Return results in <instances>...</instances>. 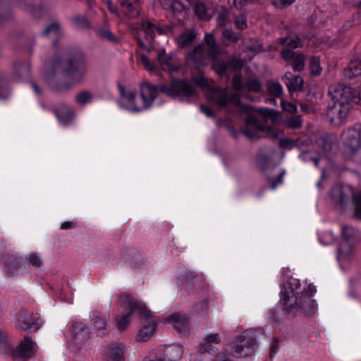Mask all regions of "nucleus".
<instances>
[{
  "label": "nucleus",
  "mask_w": 361,
  "mask_h": 361,
  "mask_svg": "<svg viewBox=\"0 0 361 361\" xmlns=\"http://www.w3.org/2000/svg\"><path fill=\"white\" fill-rule=\"evenodd\" d=\"M206 97L219 108H224L228 103H231L238 107L241 113L245 114V126L242 128L241 132L249 140L259 139L260 133H264L270 139H277L283 134V131L279 128L264 126L254 115L251 114V106L241 104L240 96L237 94H232L228 97L226 89L213 87L207 90Z\"/></svg>",
  "instance_id": "1"
},
{
  "label": "nucleus",
  "mask_w": 361,
  "mask_h": 361,
  "mask_svg": "<svg viewBox=\"0 0 361 361\" xmlns=\"http://www.w3.org/2000/svg\"><path fill=\"white\" fill-rule=\"evenodd\" d=\"M315 293L314 285L304 282L302 288L298 279L290 278L281 288V302L289 313H304L310 316L317 309L315 300L312 298Z\"/></svg>",
  "instance_id": "2"
},
{
  "label": "nucleus",
  "mask_w": 361,
  "mask_h": 361,
  "mask_svg": "<svg viewBox=\"0 0 361 361\" xmlns=\"http://www.w3.org/2000/svg\"><path fill=\"white\" fill-rule=\"evenodd\" d=\"M159 90L167 95L183 100L195 99L197 97V93L192 81L176 80L172 81L170 86L161 85L159 89L149 82H145L140 84V97L142 101V105H140V106L143 108V110L147 109L152 106L158 95Z\"/></svg>",
  "instance_id": "3"
},
{
  "label": "nucleus",
  "mask_w": 361,
  "mask_h": 361,
  "mask_svg": "<svg viewBox=\"0 0 361 361\" xmlns=\"http://www.w3.org/2000/svg\"><path fill=\"white\" fill-rule=\"evenodd\" d=\"M333 104L327 110V116L331 123L341 125L346 118L350 109V102L357 100V91L345 85H331L329 90Z\"/></svg>",
  "instance_id": "4"
},
{
  "label": "nucleus",
  "mask_w": 361,
  "mask_h": 361,
  "mask_svg": "<svg viewBox=\"0 0 361 361\" xmlns=\"http://www.w3.org/2000/svg\"><path fill=\"white\" fill-rule=\"evenodd\" d=\"M332 204L340 210H345L350 202V197L355 207V216L361 219V192L355 195L353 188L348 185H336L329 192Z\"/></svg>",
  "instance_id": "5"
},
{
  "label": "nucleus",
  "mask_w": 361,
  "mask_h": 361,
  "mask_svg": "<svg viewBox=\"0 0 361 361\" xmlns=\"http://www.w3.org/2000/svg\"><path fill=\"white\" fill-rule=\"evenodd\" d=\"M118 301L121 306L127 311L123 315L116 317L117 326L121 330L127 327L133 313L141 314L146 319L150 317L149 310L147 308L145 304L142 301L133 299L126 293H122L119 295Z\"/></svg>",
  "instance_id": "6"
},
{
  "label": "nucleus",
  "mask_w": 361,
  "mask_h": 361,
  "mask_svg": "<svg viewBox=\"0 0 361 361\" xmlns=\"http://www.w3.org/2000/svg\"><path fill=\"white\" fill-rule=\"evenodd\" d=\"M156 61H152L145 54L140 55V62L145 68L149 71H155L159 68L170 73L179 69L180 63L171 54H167L164 49L156 50Z\"/></svg>",
  "instance_id": "7"
},
{
  "label": "nucleus",
  "mask_w": 361,
  "mask_h": 361,
  "mask_svg": "<svg viewBox=\"0 0 361 361\" xmlns=\"http://www.w3.org/2000/svg\"><path fill=\"white\" fill-rule=\"evenodd\" d=\"M87 70V66L85 57L82 53L78 51L67 61L64 72L73 81L79 82L84 78Z\"/></svg>",
  "instance_id": "8"
},
{
  "label": "nucleus",
  "mask_w": 361,
  "mask_h": 361,
  "mask_svg": "<svg viewBox=\"0 0 361 361\" xmlns=\"http://www.w3.org/2000/svg\"><path fill=\"white\" fill-rule=\"evenodd\" d=\"M37 349V345L32 340H23L16 347L5 348V353L18 361H25L32 357Z\"/></svg>",
  "instance_id": "9"
},
{
  "label": "nucleus",
  "mask_w": 361,
  "mask_h": 361,
  "mask_svg": "<svg viewBox=\"0 0 361 361\" xmlns=\"http://www.w3.org/2000/svg\"><path fill=\"white\" fill-rule=\"evenodd\" d=\"M17 325L25 332L32 333L42 326V321L37 314L27 310H21L18 312Z\"/></svg>",
  "instance_id": "10"
},
{
  "label": "nucleus",
  "mask_w": 361,
  "mask_h": 361,
  "mask_svg": "<svg viewBox=\"0 0 361 361\" xmlns=\"http://www.w3.org/2000/svg\"><path fill=\"white\" fill-rule=\"evenodd\" d=\"M120 99L118 102L119 106L123 109L133 113L140 112L143 111L140 105H138L135 101L136 92L131 89H126L121 83L118 84Z\"/></svg>",
  "instance_id": "11"
},
{
  "label": "nucleus",
  "mask_w": 361,
  "mask_h": 361,
  "mask_svg": "<svg viewBox=\"0 0 361 361\" xmlns=\"http://www.w3.org/2000/svg\"><path fill=\"white\" fill-rule=\"evenodd\" d=\"M343 142L346 149L355 154L361 149V126H356L343 133Z\"/></svg>",
  "instance_id": "12"
},
{
  "label": "nucleus",
  "mask_w": 361,
  "mask_h": 361,
  "mask_svg": "<svg viewBox=\"0 0 361 361\" xmlns=\"http://www.w3.org/2000/svg\"><path fill=\"white\" fill-rule=\"evenodd\" d=\"M255 345L250 340H233L226 348V351L234 357H245L250 355Z\"/></svg>",
  "instance_id": "13"
},
{
  "label": "nucleus",
  "mask_w": 361,
  "mask_h": 361,
  "mask_svg": "<svg viewBox=\"0 0 361 361\" xmlns=\"http://www.w3.org/2000/svg\"><path fill=\"white\" fill-rule=\"evenodd\" d=\"M208 53L203 44H198L187 54V61L194 68H200L207 63Z\"/></svg>",
  "instance_id": "14"
},
{
  "label": "nucleus",
  "mask_w": 361,
  "mask_h": 361,
  "mask_svg": "<svg viewBox=\"0 0 361 361\" xmlns=\"http://www.w3.org/2000/svg\"><path fill=\"white\" fill-rule=\"evenodd\" d=\"M356 231L355 228L349 226H343L341 228V235L344 241L338 249V257H343L349 255L353 250V245L350 240L355 237Z\"/></svg>",
  "instance_id": "15"
},
{
  "label": "nucleus",
  "mask_w": 361,
  "mask_h": 361,
  "mask_svg": "<svg viewBox=\"0 0 361 361\" xmlns=\"http://www.w3.org/2000/svg\"><path fill=\"white\" fill-rule=\"evenodd\" d=\"M281 56L286 61H293L292 67L294 71H300L304 68L305 56L303 54H296L293 50L284 49L281 51Z\"/></svg>",
  "instance_id": "16"
},
{
  "label": "nucleus",
  "mask_w": 361,
  "mask_h": 361,
  "mask_svg": "<svg viewBox=\"0 0 361 361\" xmlns=\"http://www.w3.org/2000/svg\"><path fill=\"white\" fill-rule=\"evenodd\" d=\"M93 329L91 332L92 337L109 336L107 329L109 327L107 319L100 313L96 312L94 315Z\"/></svg>",
  "instance_id": "17"
},
{
  "label": "nucleus",
  "mask_w": 361,
  "mask_h": 361,
  "mask_svg": "<svg viewBox=\"0 0 361 361\" xmlns=\"http://www.w3.org/2000/svg\"><path fill=\"white\" fill-rule=\"evenodd\" d=\"M6 271L11 276L18 275L24 267L23 259L13 255H6L4 257Z\"/></svg>",
  "instance_id": "18"
},
{
  "label": "nucleus",
  "mask_w": 361,
  "mask_h": 361,
  "mask_svg": "<svg viewBox=\"0 0 361 361\" xmlns=\"http://www.w3.org/2000/svg\"><path fill=\"white\" fill-rule=\"evenodd\" d=\"M168 322L171 324L173 328L179 333L185 336L189 330L188 319L184 315L178 312L173 313L167 317Z\"/></svg>",
  "instance_id": "19"
},
{
  "label": "nucleus",
  "mask_w": 361,
  "mask_h": 361,
  "mask_svg": "<svg viewBox=\"0 0 361 361\" xmlns=\"http://www.w3.org/2000/svg\"><path fill=\"white\" fill-rule=\"evenodd\" d=\"M106 361H123L124 350L121 343H114L109 345L104 350Z\"/></svg>",
  "instance_id": "20"
},
{
  "label": "nucleus",
  "mask_w": 361,
  "mask_h": 361,
  "mask_svg": "<svg viewBox=\"0 0 361 361\" xmlns=\"http://www.w3.org/2000/svg\"><path fill=\"white\" fill-rule=\"evenodd\" d=\"M142 29L145 32L146 38L149 41H152L156 34L161 35L170 32L169 28H163L157 26L148 20H145L142 22Z\"/></svg>",
  "instance_id": "21"
},
{
  "label": "nucleus",
  "mask_w": 361,
  "mask_h": 361,
  "mask_svg": "<svg viewBox=\"0 0 361 361\" xmlns=\"http://www.w3.org/2000/svg\"><path fill=\"white\" fill-rule=\"evenodd\" d=\"M54 114L59 121L68 124L74 118L73 110L64 104H59L54 110Z\"/></svg>",
  "instance_id": "22"
},
{
  "label": "nucleus",
  "mask_w": 361,
  "mask_h": 361,
  "mask_svg": "<svg viewBox=\"0 0 361 361\" xmlns=\"http://www.w3.org/2000/svg\"><path fill=\"white\" fill-rule=\"evenodd\" d=\"M71 336L75 338H85L92 336L85 324L80 322H74L71 328Z\"/></svg>",
  "instance_id": "23"
},
{
  "label": "nucleus",
  "mask_w": 361,
  "mask_h": 361,
  "mask_svg": "<svg viewBox=\"0 0 361 361\" xmlns=\"http://www.w3.org/2000/svg\"><path fill=\"white\" fill-rule=\"evenodd\" d=\"M204 41L209 48L208 56L214 59L220 54V47L216 43L214 37L212 33H206L204 35Z\"/></svg>",
  "instance_id": "24"
},
{
  "label": "nucleus",
  "mask_w": 361,
  "mask_h": 361,
  "mask_svg": "<svg viewBox=\"0 0 361 361\" xmlns=\"http://www.w3.org/2000/svg\"><path fill=\"white\" fill-rule=\"evenodd\" d=\"M317 145L320 147L324 155H328L337 148V143L327 137H322L317 140Z\"/></svg>",
  "instance_id": "25"
},
{
  "label": "nucleus",
  "mask_w": 361,
  "mask_h": 361,
  "mask_svg": "<svg viewBox=\"0 0 361 361\" xmlns=\"http://www.w3.org/2000/svg\"><path fill=\"white\" fill-rule=\"evenodd\" d=\"M285 79L286 80V84L290 92H296L302 89L303 80L300 76L292 77L291 74H290L289 78L288 74H286Z\"/></svg>",
  "instance_id": "26"
},
{
  "label": "nucleus",
  "mask_w": 361,
  "mask_h": 361,
  "mask_svg": "<svg viewBox=\"0 0 361 361\" xmlns=\"http://www.w3.org/2000/svg\"><path fill=\"white\" fill-rule=\"evenodd\" d=\"M277 43L286 45L287 47L286 49H290L291 50L302 47L300 38L297 36L294 37L291 36L281 37L277 39Z\"/></svg>",
  "instance_id": "27"
},
{
  "label": "nucleus",
  "mask_w": 361,
  "mask_h": 361,
  "mask_svg": "<svg viewBox=\"0 0 361 361\" xmlns=\"http://www.w3.org/2000/svg\"><path fill=\"white\" fill-rule=\"evenodd\" d=\"M195 37V33L192 30L181 34L176 39L178 47L184 48L190 47L193 43Z\"/></svg>",
  "instance_id": "28"
},
{
  "label": "nucleus",
  "mask_w": 361,
  "mask_h": 361,
  "mask_svg": "<svg viewBox=\"0 0 361 361\" xmlns=\"http://www.w3.org/2000/svg\"><path fill=\"white\" fill-rule=\"evenodd\" d=\"M305 143H308L307 140H297L295 141L288 138L284 137L279 140L280 147L285 149H293L297 147L299 150H302V145Z\"/></svg>",
  "instance_id": "29"
},
{
  "label": "nucleus",
  "mask_w": 361,
  "mask_h": 361,
  "mask_svg": "<svg viewBox=\"0 0 361 361\" xmlns=\"http://www.w3.org/2000/svg\"><path fill=\"white\" fill-rule=\"evenodd\" d=\"M344 74L349 78L361 75V62L360 61H351L344 71Z\"/></svg>",
  "instance_id": "30"
},
{
  "label": "nucleus",
  "mask_w": 361,
  "mask_h": 361,
  "mask_svg": "<svg viewBox=\"0 0 361 361\" xmlns=\"http://www.w3.org/2000/svg\"><path fill=\"white\" fill-rule=\"evenodd\" d=\"M63 30L59 23L58 22H53L43 30L42 35L43 37H59L61 36Z\"/></svg>",
  "instance_id": "31"
},
{
  "label": "nucleus",
  "mask_w": 361,
  "mask_h": 361,
  "mask_svg": "<svg viewBox=\"0 0 361 361\" xmlns=\"http://www.w3.org/2000/svg\"><path fill=\"white\" fill-rule=\"evenodd\" d=\"M15 72L19 78H27L30 73V64L29 62H18L15 64Z\"/></svg>",
  "instance_id": "32"
},
{
  "label": "nucleus",
  "mask_w": 361,
  "mask_h": 361,
  "mask_svg": "<svg viewBox=\"0 0 361 361\" xmlns=\"http://www.w3.org/2000/svg\"><path fill=\"white\" fill-rule=\"evenodd\" d=\"M308 143H305L303 145H302V150H300L301 152L300 154V158L303 161H312L314 164V166H318V164H319V161L320 160V157L314 155V153L310 150H306L305 149V147L307 145Z\"/></svg>",
  "instance_id": "33"
},
{
  "label": "nucleus",
  "mask_w": 361,
  "mask_h": 361,
  "mask_svg": "<svg viewBox=\"0 0 361 361\" xmlns=\"http://www.w3.org/2000/svg\"><path fill=\"white\" fill-rule=\"evenodd\" d=\"M262 336H266V334L263 329L250 328L245 329L243 331L240 338H258Z\"/></svg>",
  "instance_id": "34"
},
{
  "label": "nucleus",
  "mask_w": 361,
  "mask_h": 361,
  "mask_svg": "<svg viewBox=\"0 0 361 361\" xmlns=\"http://www.w3.org/2000/svg\"><path fill=\"white\" fill-rule=\"evenodd\" d=\"M156 330V324L154 321H149L147 324L139 331L140 338H147L153 336Z\"/></svg>",
  "instance_id": "35"
},
{
  "label": "nucleus",
  "mask_w": 361,
  "mask_h": 361,
  "mask_svg": "<svg viewBox=\"0 0 361 361\" xmlns=\"http://www.w3.org/2000/svg\"><path fill=\"white\" fill-rule=\"evenodd\" d=\"M26 260L30 266L34 267L36 269L40 268L43 264V260L40 255L37 252H30L26 256Z\"/></svg>",
  "instance_id": "36"
},
{
  "label": "nucleus",
  "mask_w": 361,
  "mask_h": 361,
  "mask_svg": "<svg viewBox=\"0 0 361 361\" xmlns=\"http://www.w3.org/2000/svg\"><path fill=\"white\" fill-rule=\"evenodd\" d=\"M71 22L73 26L79 29H85L90 26L85 16H75L71 18Z\"/></svg>",
  "instance_id": "37"
},
{
  "label": "nucleus",
  "mask_w": 361,
  "mask_h": 361,
  "mask_svg": "<svg viewBox=\"0 0 361 361\" xmlns=\"http://www.w3.org/2000/svg\"><path fill=\"white\" fill-rule=\"evenodd\" d=\"M283 124L292 129H298L302 127V120L300 116H293L288 117L284 121Z\"/></svg>",
  "instance_id": "38"
},
{
  "label": "nucleus",
  "mask_w": 361,
  "mask_h": 361,
  "mask_svg": "<svg viewBox=\"0 0 361 361\" xmlns=\"http://www.w3.org/2000/svg\"><path fill=\"white\" fill-rule=\"evenodd\" d=\"M245 86L249 92L260 93L262 91V83L257 79H248L245 82Z\"/></svg>",
  "instance_id": "39"
},
{
  "label": "nucleus",
  "mask_w": 361,
  "mask_h": 361,
  "mask_svg": "<svg viewBox=\"0 0 361 361\" xmlns=\"http://www.w3.org/2000/svg\"><path fill=\"white\" fill-rule=\"evenodd\" d=\"M92 94L90 91L85 90L79 92L75 97V101L80 105H85L92 100Z\"/></svg>",
  "instance_id": "40"
},
{
  "label": "nucleus",
  "mask_w": 361,
  "mask_h": 361,
  "mask_svg": "<svg viewBox=\"0 0 361 361\" xmlns=\"http://www.w3.org/2000/svg\"><path fill=\"white\" fill-rule=\"evenodd\" d=\"M194 12L201 20H207L209 18V14L207 12L206 6L202 3H197L195 6Z\"/></svg>",
  "instance_id": "41"
},
{
  "label": "nucleus",
  "mask_w": 361,
  "mask_h": 361,
  "mask_svg": "<svg viewBox=\"0 0 361 361\" xmlns=\"http://www.w3.org/2000/svg\"><path fill=\"white\" fill-rule=\"evenodd\" d=\"M121 6L130 17L135 16L138 13L136 6L130 0H121Z\"/></svg>",
  "instance_id": "42"
},
{
  "label": "nucleus",
  "mask_w": 361,
  "mask_h": 361,
  "mask_svg": "<svg viewBox=\"0 0 361 361\" xmlns=\"http://www.w3.org/2000/svg\"><path fill=\"white\" fill-rule=\"evenodd\" d=\"M310 67L312 75H319L322 73V68L320 66L319 59L316 56H313L310 59Z\"/></svg>",
  "instance_id": "43"
},
{
  "label": "nucleus",
  "mask_w": 361,
  "mask_h": 361,
  "mask_svg": "<svg viewBox=\"0 0 361 361\" xmlns=\"http://www.w3.org/2000/svg\"><path fill=\"white\" fill-rule=\"evenodd\" d=\"M268 90L271 94L279 97L283 93V87L279 82H269L268 83Z\"/></svg>",
  "instance_id": "44"
},
{
  "label": "nucleus",
  "mask_w": 361,
  "mask_h": 361,
  "mask_svg": "<svg viewBox=\"0 0 361 361\" xmlns=\"http://www.w3.org/2000/svg\"><path fill=\"white\" fill-rule=\"evenodd\" d=\"M222 35L225 39H227L232 42H237L240 37V35L235 33L233 30L231 29L223 30Z\"/></svg>",
  "instance_id": "45"
},
{
  "label": "nucleus",
  "mask_w": 361,
  "mask_h": 361,
  "mask_svg": "<svg viewBox=\"0 0 361 361\" xmlns=\"http://www.w3.org/2000/svg\"><path fill=\"white\" fill-rule=\"evenodd\" d=\"M255 0H228V4L231 7L241 8L250 4H252Z\"/></svg>",
  "instance_id": "46"
},
{
  "label": "nucleus",
  "mask_w": 361,
  "mask_h": 361,
  "mask_svg": "<svg viewBox=\"0 0 361 361\" xmlns=\"http://www.w3.org/2000/svg\"><path fill=\"white\" fill-rule=\"evenodd\" d=\"M236 29L244 30L247 27V20L244 14L238 15L235 17L234 20Z\"/></svg>",
  "instance_id": "47"
},
{
  "label": "nucleus",
  "mask_w": 361,
  "mask_h": 361,
  "mask_svg": "<svg viewBox=\"0 0 361 361\" xmlns=\"http://www.w3.org/2000/svg\"><path fill=\"white\" fill-rule=\"evenodd\" d=\"M228 20V11L224 9L219 13L216 22L219 26H224Z\"/></svg>",
  "instance_id": "48"
},
{
  "label": "nucleus",
  "mask_w": 361,
  "mask_h": 361,
  "mask_svg": "<svg viewBox=\"0 0 361 361\" xmlns=\"http://www.w3.org/2000/svg\"><path fill=\"white\" fill-rule=\"evenodd\" d=\"M281 106L283 111L290 114H294L297 111V106L293 103L281 101Z\"/></svg>",
  "instance_id": "49"
},
{
  "label": "nucleus",
  "mask_w": 361,
  "mask_h": 361,
  "mask_svg": "<svg viewBox=\"0 0 361 361\" xmlns=\"http://www.w3.org/2000/svg\"><path fill=\"white\" fill-rule=\"evenodd\" d=\"M214 68L217 73L220 75H224L226 71L228 69V63L225 61L218 62Z\"/></svg>",
  "instance_id": "50"
},
{
  "label": "nucleus",
  "mask_w": 361,
  "mask_h": 361,
  "mask_svg": "<svg viewBox=\"0 0 361 361\" xmlns=\"http://www.w3.org/2000/svg\"><path fill=\"white\" fill-rule=\"evenodd\" d=\"M232 86L237 92L242 90L243 85L239 75H236L233 76L232 79Z\"/></svg>",
  "instance_id": "51"
},
{
  "label": "nucleus",
  "mask_w": 361,
  "mask_h": 361,
  "mask_svg": "<svg viewBox=\"0 0 361 361\" xmlns=\"http://www.w3.org/2000/svg\"><path fill=\"white\" fill-rule=\"evenodd\" d=\"M218 340H204V343L202 345V350L204 352L211 353L214 350L212 344L217 343Z\"/></svg>",
  "instance_id": "52"
},
{
  "label": "nucleus",
  "mask_w": 361,
  "mask_h": 361,
  "mask_svg": "<svg viewBox=\"0 0 361 361\" xmlns=\"http://www.w3.org/2000/svg\"><path fill=\"white\" fill-rule=\"evenodd\" d=\"M273 5L277 8H283L293 4L295 0H271Z\"/></svg>",
  "instance_id": "53"
},
{
  "label": "nucleus",
  "mask_w": 361,
  "mask_h": 361,
  "mask_svg": "<svg viewBox=\"0 0 361 361\" xmlns=\"http://www.w3.org/2000/svg\"><path fill=\"white\" fill-rule=\"evenodd\" d=\"M286 174V171H283L282 172L280 173V174L278 176V178L276 180H274V181H272V180H270V183H271V188L272 190H275L278 185H281L283 183V177Z\"/></svg>",
  "instance_id": "54"
},
{
  "label": "nucleus",
  "mask_w": 361,
  "mask_h": 361,
  "mask_svg": "<svg viewBox=\"0 0 361 361\" xmlns=\"http://www.w3.org/2000/svg\"><path fill=\"white\" fill-rule=\"evenodd\" d=\"M20 7L22 9L28 11L29 12H30L31 13H32L33 15L35 16V6L33 5H32V4H27V1H25V0L21 1L20 2Z\"/></svg>",
  "instance_id": "55"
},
{
  "label": "nucleus",
  "mask_w": 361,
  "mask_h": 361,
  "mask_svg": "<svg viewBox=\"0 0 361 361\" xmlns=\"http://www.w3.org/2000/svg\"><path fill=\"white\" fill-rule=\"evenodd\" d=\"M228 69L238 70L241 68L243 64L240 60L233 59L227 63Z\"/></svg>",
  "instance_id": "56"
},
{
  "label": "nucleus",
  "mask_w": 361,
  "mask_h": 361,
  "mask_svg": "<svg viewBox=\"0 0 361 361\" xmlns=\"http://www.w3.org/2000/svg\"><path fill=\"white\" fill-rule=\"evenodd\" d=\"M100 35L103 38L106 39L109 41L115 40V37H114L113 33L109 29L101 30Z\"/></svg>",
  "instance_id": "57"
},
{
  "label": "nucleus",
  "mask_w": 361,
  "mask_h": 361,
  "mask_svg": "<svg viewBox=\"0 0 361 361\" xmlns=\"http://www.w3.org/2000/svg\"><path fill=\"white\" fill-rule=\"evenodd\" d=\"M279 346V340H272L271 343L270 344V357L274 356V355L278 351Z\"/></svg>",
  "instance_id": "58"
},
{
  "label": "nucleus",
  "mask_w": 361,
  "mask_h": 361,
  "mask_svg": "<svg viewBox=\"0 0 361 361\" xmlns=\"http://www.w3.org/2000/svg\"><path fill=\"white\" fill-rule=\"evenodd\" d=\"M104 3L106 4L108 10L114 14L117 13V8L115 6H114L113 3L111 0H104Z\"/></svg>",
  "instance_id": "59"
},
{
  "label": "nucleus",
  "mask_w": 361,
  "mask_h": 361,
  "mask_svg": "<svg viewBox=\"0 0 361 361\" xmlns=\"http://www.w3.org/2000/svg\"><path fill=\"white\" fill-rule=\"evenodd\" d=\"M171 353H174V355L171 356L174 360L178 359L181 355V350L180 349V348L176 347V346L173 347L171 348V350L170 351V354Z\"/></svg>",
  "instance_id": "60"
},
{
  "label": "nucleus",
  "mask_w": 361,
  "mask_h": 361,
  "mask_svg": "<svg viewBox=\"0 0 361 361\" xmlns=\"http://www.w3.org/2000/svg\"><path fill=\"white\" fill-rule=\"evenodd\" d=\"M76 226V224L74 221H66L61 224V229L67 230L75 228Z\"/></svg>",
  "instance_id": "61"
},
{
  "label": "nucleus",
  "mask_w": 361,
  "mask_h": 361,
  "mask_svg": "<svg viewBox=\"0 0 361 361\" xmlns=\"http://www.w3.org/2000/svg\"><path fill=\"white\" fill-rule=\"evenodd\" d=\"M201 111L207 117H213L214 114L211 109H209L207 106L204 105L200 106Z\"/></svg>",
  "instance_id": "62"
},
{
  "label": "nucleus",
  "mask_w": 361,
  "mask_h": 361,
  "mask_svg": "<svg viewBox=\"0 0 361 361\" xmlns=\"http://www.w3.org/2000/svg\"><path fill=\"white\" fill-rule=\"evenodd\" d=\"M30 85H31L33 91L35 92V94L40 95L42 94V89L35 81H32L30 82Z\"/></svg>",
  "instance_id": "63"
},
{
  "label": "nucleus",
  "mask_w": 361,
  "mask_h": 361,
  "mask_svg": "<svg viewBox=\"0 0 361 361\" xmlns=\"http://www.w3.org/2000/svg\"><path fill=\"white\" fill-rule=\"evenodd\" d=\"M196 85L200 87H204L207 85V81L204 77H200L195 81Z\"/></svg>",
  "instance_id": "64"
}]
</instances>
